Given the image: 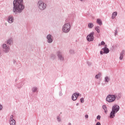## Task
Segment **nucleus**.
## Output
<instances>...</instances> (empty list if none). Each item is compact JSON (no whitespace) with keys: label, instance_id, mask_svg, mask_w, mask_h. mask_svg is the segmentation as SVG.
<instances>
[{"label":"nucleus","instance_id":"nucleus-1","mask_svg":"<svg viewBox=\"0 0 125 125\" xmlns=\"http://www.w3.org/2000/svg\"><path fill=\"white\" fill-rule=\"evenodd\" d=\"M24 0H14L13 12L15 14L21 13L25 8L23 4Z\"/></svg>","mask_w":125,"mask_h":125},{"label":"nucleus","instance_id":"nucleus-2","mask_svg":"<svg viewBox=\"0 0 125 125\" xmlns=\"http://www.w3.org/2000/svg\"><path fill=\"white\" fill-rule=\"evenodd\" d=\"M120 111V106L118 104H115L112 106V111L110 113V119H113L114 117L116 116V114L118 113V111Z\"/></svg>","mask_w":125,"mask_h":125},{"label":"nucleus","instance_id":"nucleus-3","mask_svg":"<svg viewBox=\"0 0 125 125\" xmlns=\"http://www.w3.org/2000/svg\"><path fill=\"white\" fill-rule=\"evenodd\" d=\"M71 30V22L65 23L62 27V31L63 33H65L67 34V33H69Z\"/></svg>","mask_w":125,"mask_h":125},{"label":"nucleus","instance_id":"nucleus-4","mask_svg":"<svg viewBox=\"0 0 125 125\" xmlns=\"http://www.w3.org/2000/svg\"><path fill=\"white\" fill-rule=\"evenodd\" d=\"M37 7L39 10L42 11L46 8V4L42 0H39L37 3Z\"/></svg>","mask_w":125,"mask_h":125},{"label":"nucleus","instance_id":"nucleus-5","mask_svg":"<svg viewBox=\"0 0 125 125\" xmlns=\"http://www.w3.org/2000/svg\"><path fill=\"white\" fill-rule=\"evenodd\" d=\"M115 100H116V96L115 95L109 94L106 98V101L109 103L114 102Z\"/></svg>","mask_w":125,"mask_h":125},{"label":"nucleus","instance_id":"nucleus-6","mask_svg":"<svg viewBox=\"0 0 125 125\" xmlns=\"http://www.w3.org/2000/svg\"><path fill=\"white\" fill-rule=\"evenodd\" d=\"M57 55L59 60L61 62H63L65 60V57L64 56V54L60 51L57 52Z\"/></svg>","mask_w":125,"mask_h":125},{"label":"nucleus","instance_id":"nucleus-7","mask_svg":"<svg viewBox=\"0 0 125 125\" xmlns=\"http://www.w3.org/2000/svg\"><path fill=\"white\" fill-rule=\"evenodd\" d=\"M94 32H91L89 35L86 37V40L87 42H93L94 40Z\"/></svg>","mask_w":125,"mask_h":125},{"label":"nucleus","instance_id":"nucleus-8","mask_svg":"<svg viewBox=\"0 0 125 125\" xmlns=\"http://www.w3.org/2000/svg\"><path fill=\"white\" fill-rule=\"evenodd\" d=\"M2 48H3V49H5L4 50V52L5 53H8V52H9V50H10V48H9V46L6 45V44L3 43L2 45Z\"/></svg>","mask_w":125,"mask_h":125},{"label":"nucleus","instance_id":"nucleus-9","mask_svg":"<svg viewBox=\"0 0 125 125\" xmlns=\"http://www.w3.org/2000/svg\"><path fill=\"white\" fill-rule=\"evenodd\" d=\"M80 96V93H74L72 96V100L73 101H76V99H78V97Z\"/></svg>","mask_w":125,"mask_h":125},{"label":"nucleus","instance_id":"nucleus-10","mask_svg":"<svg viewBox=\"0 0 125 125\" xmlns=\"http://www.w3.org/2000/svg\"><path fill=\"white\" fill-rule=\"evenodd\" d=\"M46 39L47 40V42L48 43H51L53 42V40H52V36L50 34L47 35Z\"/></svg>","mask_w":125,"mask_h":125},{"label":"nucleus","instance_id":"nucleus-11","mask_svg":"<svg viewBox=\"0 0 125 125\" xmlns=\"http://www.w3.org/2000/svg\"><path fill=\"white\" fill-rule=\"evenodd\" d=\"M14 21V17H13V16H9L8 17V22L10 24H12Z\"/></svg>","mask_w":125,"mask_h":125},{"label":"nucleus","instance_id":"nucleus-12","mask_svg":"<svg viewBox=\"0 0 125 125\" xmlns=\"http://www.w3.org/2000/svg\"><path fill=\"white\" fill-rule=\"evenodd\" d=\"M102 50H103L104 53L105 54H108V53L110 52L109 48H107V47H104L103 48H102Z\"/></svg>","mask_w":125,"mask_h":125},{"label":"nucleus","instance_id":"nucleus-13","mask_svg":"<svg viewBox=\"0 0 125 125\" xmlns=\"http://www.w3.org/2000/svg\"><path fill=\"white\" fill-rule=\"evenodd\" d=\"M115 96V100L117 99V100H120L122 97V94L121 93H119L116 94H114Z\"/></svg>","mask_w":125,"mask_h":125},{"label":"nucleus","instance_id":"nucleus-14","mask_svg":"<svg viewBox=\"0 0 125 125\" xmlns=\"http://www.w3.org/2000/svg\"><path fill=\"white\" fill-rule=\"evenodd\" d=\"M125 50H123L122 52L120 53V56L119 57L120 60H123L124 58V55L125 54Z\"/></svg>","mask_w":125,"mask_h":125},{"label":"nucleus","instance_id":"nucleus-15","mask_svg":"<svg viewBox=\"0 0 125 125\" xmlns=\"http://www.w3.org/2000/svg\"><path fill=\"white\" fill-rule=\"evenodd\" d=\"M13 42L12 38H10L7 40V44L9 45H11V43Z\"/></svg>","mask_w":125,"mask_h":125},{"label":"nucleus","instance_id":"nucleus-16","mask_svg":"<svg viewBox=\"0 0 125 125\" xmlns=\"http://www.w3.org/2000/svg\"><path fill=\"white\" fill-rule=\"evenodd\" d=\"M118 15V12H114L112 13L111 18L112 19H115L116 18V16Z\"/></svg>","mask_w":125,"mask_h":125},{"label":"nucleus","instance_id":"nucleus-17","mask_svg":"<svg viewBox=\"0 0 125 125\" xmlns=\"http://www.w3.org/2000/svg\"><path fill=\"white\" fill-rule=\"evenodd\" d=\"M9 124L10 125H16V122H15V120H9Z\"/></svg>","mask_w":125,"mask_h":125},{"label":"nucleus","instance_id":"nucleus-18","mask_svg":"<svg viewBox=\"0 0 125 125\" xmlns=\"http://www.w3.org/2000/svg\"><path fill=\"white\" fill-rule=\"evenodd\" d=\"M103 109L104 110V113L105 114H107V113H108V111L107 110V106H106V105H103Z\"/></svg>","mask_w":125,"mask_h":125},{"label":"nucleus","instance_id":"nucleus-19","mask_svg":"<svg viewBox=\"0 0 125 125\" xmlns=\"http://www.w3.org/2000/svg\"><path fill=\"white\" fill-rule=\"evenodd\" d=\"M97 23L99 24L100 26H101V25H102V21H101V20H100V19H98L97 20Z\"/></svg>","mask_w":125,"mask_h":125},{"label":"nucleus","instance_id":"nucleus-20","mask_svg":"<svg viewBox=\"0 0 125 125\" xmlns=\"http://www.w3.org/2000/svg\"><path fill=\"white\" fill-rule=\"evenodd\" d=\"M95 30H96V31L97 32V33L98 34H99V33H100V27H99V26H96L95 28Z\"/></svg>","mask_w":125,"mask_h":125},{"label":"nucleus","instance_id":"nucleus-21","mask_svg":"<svg viewBox=\"0 0 125 125\" xmlns=\"http://www.w3.org/2000/svg\"><path fill=\"white\" fill-rule=\"evenodd\" d=\"M94 26V25L92 23H89L88 24V27L89 29H91V28H93Z\"/></svg>","mask_w":125,"mask_h":125},{"label":"nucleus","instance_id":"nucleus-22","mask_svg":"<svg viewBox=\"0 0 125 125\" xmlns=\"http://www.w3.org/2000/svg\"><path fill=\"white\" fill-rule=\"evenodd\" d=\"M110 81V78L108 77V76H106L104 78V82L105 83H109Z\"/></svg>","mask_w":125,"mask_h":125},{"label":"nucleus","instance_id":"nucleus-23","mask_svg":"<svg viewBox=\"0 0 125 125\" xmlns=\"http://www.w3.org/2000/svg\"><path fill=\"white\" fill-rule=\"evenodd\" d=\"M37 90H38V87H33L32 88V92H33V93L36 92V91H37Z\"/></svg>","mask_w":125,"mask_h":125},{"label":"nucleus","instance_id":"nucleus-24","mask_svg":"<svg viewBox=\"0 0 125 125\" xmlns=\"http://www.w3.org/2000/svg\"><path fill=\"white\" fill-rule=\"evenodd\" d=\"M101 77V73H99L95 76V79H98Z\"/></svg>","mask_w":125,"mask_h":125},{"label":"nucleus","instance_id":"nucleus-25","mask_svg":"<svg viewBox=\"0 0 125 125\" xmlns=\"http://www.w3.org/2000/svg\"><path fill=\"white\" fill-rule=\"evenodd\" d=\"M50 58L52 59V60H55V59L56 58V56L54 54H52L50 56Z\"/></svg>","mask_w":125,"mask_h":125},{"label":"nucleus","instance_id":"nucleus-26","mask_svg":"<svg viewBox=\"0 0 125 125\" xmlns=\"http://www.w3.org/2000/svg\"><path fill=\"white\" fill-rule=\"evenodd\" d=\"M69 53L70 54H75V50L73 49L69 50Z\"/></svg>","mask_w":125,"mask_h":125},{"label":"nucleus","instance_id":"nucleus-27","mask_svg":"<svg viewBox=\"0 0 125 125\" xmlns=\"http://www.w3.org/2000/svg\"><path fill=\"white\" fill-rule=\"evenodd\" d=\"M105 44V42H104V41H102L101 43H99L98 44L99 46H100V45H104Z\"/></svg>","mask_w":125,"mask_h":125},{"label":"nucleus","instance_id":"nucleus-28","mask_svg":"<svg viewBox=\"0 0 125 125\" xmlns=\"http://www.w3.org/2000/svg\"><path fill=\"white\" fill-rule=\"evenodd\" d=\"M13 118H14L13 115H11L9 119V121L14 120V119H13Z\"/></svg>","mask_w":125,"mask_h":125},{"label":"nucleus","instance_id":"nucleus-29","mask_svg":"<svg viewBox=\"0 0 125 125\" xmlns=\"http://www.w3.org/2000/svg\"><path fill=\"white\" fill-rule=\"evenodd\" d=\"M57 120L59 123H60V122H61V118H60V117L57 116Z\"/></svg>","mask_w":125,"mask_h":125},{"label":"nucleus","instance_id":"nucleus-30","mask_svg":"<svg viewBox=\"0 0 125 125\" xmlns=\"http://www.w3.org/2000/svg\"><path fill=\"white\" fill-rule=\"evenodd\" d=\"M80 101L81 103H83V102H84V99H83V98H81L80 99Z\"/></svg>","mask_w":125,"mask_h":125},{"label":"nucleus","instance_id":"nucleus-31","mask_svg":"<svg viewBox=\"0 0 125 125\" xmlns=\"http://www.w3.org/2000/svg\"><path fill=\"white\" fill-rule=\"evenodd\" d=\"M86 64H87L88 66H91V62H89V61H87L86 62Z\"/></svg>","mask_w":125,"mask_h":125},{"label":"nucleus","instance_id":"nucleus-32","mask_svg":"<svg viewBox=\"0 0 125 125\" xmlns=\"http://www.w3.org/2000/svg\"><path fill=\"white\" fill-rule=\"evenodd\" d=\"M100 119H101V116L100 115H98L97 116V120H100Z\"/></svg>","mask_w":125,"mask_h":125},{"label":"nucleus","instance_id":"nucleus-33","mask_svg":"<svg viewBox=\"0 0 125 125\" xmlns=\"http://www.w3.org/2000/svg\"><path fill=\"white\" fill-rule=\"evenodd\" d=\"M117 33H118V30H117V29H116L115 30L114 36H117Z\"/></svg>","mask_w":125,"mask_h":125},{"label":"nucleus","instance_id":"nucleus-34","mask_svg":"<svg viewBox=\"0 0 125 125\" xmlns=\"http://www.w3.org/2000/svg\"><path fill=\"white\" fill-rule=\"evenodd\" d=\"M59 95H60V96H62V95H63V94L62 93V92H59Z\"/></svg>","mask_w":125,"mask_h":125},{"label":"nucleus","instance_id":"nucleus-35","mask_svg":"<svg viewBox=\"0 0 125 125\" xmlns=\"http://www.w3.org/2000/svg\"><path fill=\"white\" fill-rule=\"evenodd\" d=\"M2 110V105L1 104H0V111H1Z\"/></svg>","mask_w":125,"mask_h":125},{"label":"nucleus","instance_id":"nucleus-36","mask_svg":"<svg viewBox=\"0 0 125 125\" xmlns=\"http://www.w3.org/2000/svg\"><path fill=\"white\" fill-rule=\"evenodd\" d=\"M96 125H101V123H100V122H97V123L96 124Z\"/></svg>","mask_w":125,"mask_h":125},{"label":"nucleus","instance_id":"nucleus-37","mask_svg":"<svg viewBox=\"0 0 125 125\" xmlns=\"http://www.w3.org/2000/svg\"><path fill=\"white\" fill-rule=\"evenodd\" d=\"M103 53H104V52H103V51H100V54L101 55H103Z\"/></svg>","mask_w":125,"mask_h":125},{"label":"nucleus","instance_id":"nucleus-38","mask_svg":"<svg viewBox=\"0 0 125 125\" xmlns=\"http://www.w3.org/2000/svg\"><path fill=\"white\" fill-rule=\"evenodd\" d=\"M85 118L86 119L88 118V115H85Z\"/></svg>","mask_w":125,"mask_h":125},{"label":"nucleus","instance_id":"nucleus-39","mask_svg":"<svg viewBox=\"0 0 125 125\" xmlns=\"http://www.w3.org/2000/svg\"><path fill=\"white\" fill-rule=\"evenodd\" d=\"M5 26H7V23H5Z\"/></svg>","mask_w":125,"mask_h":125},{"label":"nucleus","instance_id":"nucleus-40","mask_svg":"<svg viewBox=\"0 0 125 125\" xmlns=\"http://www.w3.org/2000/svg\"><path fill=\"white\" fill-rule=\"evenodd\" d=\"M68 125H72V124H71V123H68Z\"/></svg>","mask_w":125,"mask_h":125},{"label":"nucleus","instance_id":"nucleus-41","mask_svg":"<svg viewBox=\"0 0 125 125\" xmlns=\"http://www.w3.org/2000/svg\"><path fill=\"white\" fill-rule=\"evenodd\" d=\"M17 81H18V79H16L15 80V82H17Z\"/></svg>","mask_w":125,"mask_h":125},{"label":"nucleus","instance_id":"nucleus-42","mask_svg":"<svg viewBox=\"0 0 125 125\" xmlns=\"http://www.w3.org/2000/svg\"><path fill=\"white\" fill-rule=\"evenodd\" d=\"M79 103H77V104H76V106H78V105H79Z\"/></svg>","mask_w":125,"mask_h":125},{"label":"nucleus","instance_id":"nucleus-43","mask_svg":"<svg viewBox=\"0 0 125 125\" xmlns=\"http://www.w3.org/2000/svg\"><path fill=\"white\" fill-rule=\"evenodd\" d=\"M80 1H83V0H79Z\"/></svg>","mask_w":125,"mask_h":125},{"label":"nucleus","instance_id":"nucleus-44","mask_svg":"<svg viewBox=\"0 0 125 125\" xmlns=\"http://www.w3.org/2000/svg\"><path fill=\"white\" fill-rule=\"evenodd\" d=\"M98 84H100V83H98Z\"/></svg>","mask_w":125,"mask_h":125},{"label":"nucleus","instance_id":"nucleus-45","mask_svg":"<svg viewBox=\"0 0 125 125\" xmlns=\"http://www.w3.org/2000/svg\"><path fill=\"white\" fill-rule=\"evenodd\" d=\"M74 98H76V96H74Z\"/></svg>","mask_w":125,"mask_h":125}]
</instances>
